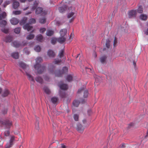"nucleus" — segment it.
Here are the masks:
<instances>
[{
    "label": "nucleus",
    "mask_w": 148,
    "mask_h": 148,
    "mask_svg": "<svg viewBox=\"0 0 148 148\" xmlns=\"http://www.w3.org/2000/svg\"><path fill=\"white\" fill-rule=\"evenodd\" d=\"M139 18L142 20L145 21L147 19V16L146 14H142L140 15Z\"/></svg>",
    "instance_id": "6ab92c4d"
},
{
    "label": "nucleus",
    "mask_w": 148,
    "mask_h": 148,
    "mask_svg": "<svg viewBox=\"0 0 148 148\" xmlns=\"http://www.w3.org/2000/svg\"><path fill=\"white\" fill-rule=\"evenodd\" d=\"M58 38H53L51 40V43L53 44H55L56 41L57 40Z\"/></svg>",
    "instance_id": "e433bc0d"
},
{
    "label": "nucleus",
    "mask_w": 148,
    "mask_h": 148,
    "mask_svg": "<svg viewBox=\"0 0 148 148\" xmlns=\"http://www.w3.org/2000/svg\"><path fill=\"white\" fill-rule=\"evenodd\" d=\"M117 43V39L115 38L114 41V46L115 47L116 46V44Z\"/></svg>",
    "instance_id": "8fccbe9b"
},
{
    "label": "nucleus",
    "mask_w": 148,
    "mask_h": 148,
    "mask_svg": "<svg viewBox=\"0 0 148 148\" xmlns=\"http://www.w3.org/2000/svg\"><path fill=\"white\" fill-rule=\"evenodd\" d=\"M58 100V99L56 97H53L51 99V101L53 103H56Z\"/></svg>",
    "instance_id": "72a5a7b5"
},
{
    "label": "nucleus",
    "mask_w": 148,
    "mask_h": 148,
    "mask_svg": "<svg viewBox=\"0 0 148 148\" xmlns=\"http://www.w3.org/2000/svg\"><path fill=\"white\" fill-rule=\"evenodd\" d=\"M26 0H19L20 2L21 3H24Z\"/></svg>",
    "instance_id": "bf43d9fd"
},
{
    "label": "nucleus",
    "mask_w": 148,
    "mask_h": 148,
    "mask_svg": "<svg viewBox=\"0 0 148 148\" xmlns=\"http://www.w3.org/2000/svg\"><path fill=\"white\" fill-rule=\"evenodd\" d=\"M11 55L13 58L15 59L18 58L19 56L18 53L16 52L12 53Z\"/></svg>",
    "instance_id": "5701e85b"
},
{
    "label": "nucleus",
    "mask_w": 148,
    "mask_h": 148,
    "mask_svg": "<svg viewBox=\"0 0 148 148\" xmlns=\"http://www.w3.org/2000/svg\"><path fill=\"white\" fill-rule=\"evenodd\" d=\"M62 148H66V146L65 145L62 144Z\"/></svg>",
    "instance_id": "e2e57ef3"
},
{
    "label": "nucleus",
    "mask_w": 148,
    "mask_h": 148,
    "mask_svg": "<svg viewBox=\"0 0 148 148\" xmlns=\"http://www.w3.org/2000/svg\"><path fill=\"white\" fill-rule=\"evenodd\" d=\"M64 53L63 50L62 49L60 51L59 54V56L60 59H58L57 60H56L54 61L55 64H58L61 62H62L63 60H64L66 59V58L64 56Z\"/></svg>",
    "instance_id": "f03ea898"
},
{
    "label": "nucleus",
    "mask_w": 148,
    "mask_h": 148,
    "mask_svg": "<svg viewBox=\"0 0 148 148\" xmlns=\"http://www.w3.org/2000/svg\"><path fill=\"white\" fill-rule=\"evenodd\" d=\"M1 95L3 97H6L10 93L8 90L7 89H5L2 91Z\"/></svg>",
    "instance_id": "6e6552de"
},
{
    "label": "nucleus",
    "mask_w": 148,
    "mask_h": 148,
    "mask_svg": "<svg viewBox=\"0 0 148 148\" xmlns=\"http://www.w3.org/2000/svg\"><path fill=\"white\" fill-rule=\"evenodd\" d=\"M43 90L47 94H49L50 92L51 91L47 87H45L43 88Z\"/></svg>",
    "instance_id": "b1692460"
},
{
    "label": "nucleus",
    "mask_w": 148,
    "mask_h": 148,
    "mask_svg": "<svg viewBox=\"0 0 148 148\" xmlns=\"http://www.w3.org/2000/svg\"><path fill=\"white\" fill-rule=\"evenodd\" d=\"M59 23V21L56 22V24L57 25H58Z\"/></svg>",
    "instance_id": "69168bd1"
},
{
    "label": "nucleus",
    "mask_w": 148,
    "mask_h": 148,
    "mask_svg": "<svg viewBox=\"0 0 148 148\" xmlns=\"http://www.w3.org/2000/svg\"><path fill=\"white\" fill-rule=\"evenodd\" d=\"M12 38L10 36L7 37L4 39V41L6 42H10Z\"/></svg>",
    "instance_id": "cd10ccee"
},
{
    "label": "nucleus",
    "mask_w": 148,
    "mask_h": 148,
    "mask_svg": "<svg viewBox=\"0 0 148 148\" xmlns=\"http://www.w3.org/2000/svg\"><path fill=\"white\" fill-rule=\"evenodd\" d=\"M11 23L13 25L17 24L18 22V20L15 18H12L10 20Z\"/></svg>",
    "instance_id": "4468645a"
},
{
    "label": "nucleus",
    "mask_w": 148,
    "mask_h": 148,
    "mask_svg": "<svg viewBox=\"0 0 148 148\" xmlns=\"http://www.w3.org/2000/svg\"><path fill=\"white\" fill-rule=\"evenodd\" d=\"M72 37H73V35L71 34V35L70 36V37L69 38V39H72V38H73Z\"/></svg>",
    "instance_id": "680f3d73"
},
{
    "label": "nucleus",
    "mask_w": 148,
    "mask_h": 148,
    "mask_svg": "<svg viewBox=\"0 0 148 148\" xmlns=\"http://www.w3.org/2000/svg\"><path fill=\"white\" fill-rule=\"evenodd\" d=\"M20 28L18 27L15 29L14 32L18 34L20 32Z\"/></svg>",
    "instance_id": "c9c22d12"
},
{
    "label": "nucleus",
    "mask_w": 148,
    "mask_h": 148,
    "mask_svg": "<svg viewBox=\"0 0 148 148\" xmlns=\"http://www.w3.org/2000/svg\"><path fill=\"white\" fill-rule=\"evenodd\" d=\"M145 33L146 35H148V28L145 30Z\"/></svg>",
    "instance_id": "6e6d98bb"
},
{
    "label": "nucleus",
    "mask_w": 148,
    "mask_h": 148,
    "mask_svg": "<svg viewBox=\"0 0 148 148\" xmlns=\"http://www.w3.org/2000/svg\"><path fill=\"white\" fill-rule=\"evenodd\" d=\"M26 73L28 79L30 81L31 83L33 84L34 82V80L33 77L29 73L26 72Z\"/></svg>",
    "instance_id": "1a4fd4ad"
},
{
    "label": "nucleus",
    "mask_w": 148,
    "mask_h": 148,
    "mask_svg": "<svg viewBox=\"0 0 148 148\" xmlns=\"http://www.w3.org/2000/svg\"><path fill=\"white\" fill-rule=\"evenodd\" d=\"M42 61V59L40 57L37 58L36 60V64L34 65V68L38 74L41 73L44 70V68L39 64Z\"/></svg>",
    "instance_id": "f257e3e1"
},
{
    "label": "nucleus",
    "mask_w": 148,
    "mask_h": 148,
    "mask_svg": "<svg viewBox=\"0 0 148 148\" xmlns=\"http://www.w3.org/2000/svg\"><path fill=\"white\" fill-rule=\"evenodd\" d=\"M83 90V89H79L78 90V93H80L81 92V90Z\"/></svg>",
    "instance_id": "0e129e2a"
},
{
    "label": "nucleus",
    "mask_w": 148,
    "mask_h": 148,
    "mask_svg": "<svg viewBox=\"0 0 148 148\" xmlns=\"http://www.w3.org/2000/svg\"><path fill=\"white\" fill-rule=\"evenodd\" d=\"M35 129L37 130H38L39 128V121H36L35 123Z\"/></svg>",
    "instance_id": "f704fd0d"
},
{
    "label": "nucleus",
    "mask_w": 148,
    "mask_h": 148,
    "mask_svg": "<svg viewBox=\"0 0 148 148\" xmlns=\"http://www.w3.org/2000/svg\"><path fill=\"white\" fill-rule=\"evenodd\" d=\"M23 28L25 29H27L28 31H29L32 29L33 27L29 24H27L24 26Z\"/></svg>",
    "instance_id": "ddd939ff"
},
{
    "label": "nucleus",
    "mask_w": 148,
    "mask_h": 148,
    "mask_svg": "<svg viewBox=\"0 0 148 148\" xmlns=\"http://www.w3.org/2000/svg\"><path fill=\"white\" fill-rule=\"evenodd\" d=\"M67 80L69 81H70L72 80V77L71 75H68L67 76Z\"/></svg>",
    "instance_id": "a19ab883"
},
{
    "label": "nucleus",
    "mask_w": 148,
    "mask_h": 148,
    "mask_svg": "<svg viewBox=\"0 0 148 148\" xmlns=\"http://www.w3.org/2000/svg\"><path fill=\"white\" fill-rule=\"evenodd\" d=\"M66 39V37H61L60 36V37L58 38L57 41L59 43H62L64 42Z\"/></svg>",
    "instance_id": "2eb2a0df"
},
{
    "label": "nucleus",
    "mask_w": 148,
    "mask_h": 148,
    "mask_svg": "<svg viewBox=\"0 0 148 148\" xmlns=\"http://www.w3.org/2000/svg\"><path fill=\"white\" fill-rule=\"evenodd\" d=\"M68 68L67 67H63L62 69L63 71L62 72L64 73L67 72L68 71Z\"/></svg>",
    "instance_id": "c03bdc74"
},
{
    "label": "nucleus",
    "mask_w": 148,
    "mask_h": 148,
    "mask_svg": "<svg viewBox=\"0 0 148 148\" xmlns=\"http://www.w3.org/2000/svg\"><path fill=\"white\" fill-rule=\"evenodd\" d=\"M13 2L12 7L14 9L17 8L19 5V3L16 0H12Z\"/></svg>",
    "instance_id": "9b49d317"
},
{
    "label": "nucleus",
    "mask_w": 148,
    "mask_h": 148,
    "mask_svg": "<svg viewBox=\"0 0 148 148\" xmlns=\"http://www.w3.org/2000/svg\"><path fill=\"white\" fill-rule=\"evenodd\" d=\"M54 33V31L51 30H47L46 32V34L47 36H50L52 35Z\"/></svg>",
    "instance_id": "aec40b11"
},
{
    "label": "nucleus",
    "mask_w": 148,
    "mask_h": 148,
    "mask_svg": "<svg viewBox=\"0 0 148 148\" xmlns=\"http://www.w3.org/2000/svg\"><path fill=\"white\" fill-rule=\"evenodd\" d=\"M10 134V132L9 131H6L4 132V135L5 136H8Z\"/></svg>",
    "instance_id": "49530a36"
},
{
    "label": "nucleus",
    "mask_w": 148,
    "mask_h": 148,
    "mask_svg": "<svg viewBox=\"0 0 148 148\" xmlns=\"http://www.w3.org/2000/svg\"><path fill=\"white\" fill-rule=\"evenodd\" d=\"M137 13L136 11V10H132L128 13V15L130 18L135 16Z\"/></svg>",
    "instance_id": "0eeeda50"
},
{
    "label": "nucleus",
    "mask_w": 148,
    "mask_h": 148,
    "mask_svg": "<svg viewBox=\"0 0 148 148\" xmlns=\"http://www.w3.org/2000/svg\"><path fill=\"white\" fill-rule=\"evenodd\" d=\"M110 40L109 39H108L106 40V47L108 48H109L110 47Z\"/></svg>",
    "instance_id": "4c0bfd02"
},
{
    "label": "nucleus",
    "mask_w": 148,
    "mask_h": 148,
    "mask_svg": "<svg viewBox=\"0 0 148 148\" xmlns=\"http://www.w3.org/2000/svg\"><path fill=\"white\" fill-rule=\"evenodd\" d=\"M106 56H103L100 58V61L101 63H104L106 60Z\"/></svg>",
    "instance_id": "c85d7f7f"
},
{
    "label": "nucleus",
    "mask_w": 148,
    "mask_h": 148,
    "mask_svg": "<svg viewBox=\"0 0 148 148\" xmlns=\"http://www.w3.org/2000/svg\"><path fill=\"white\" fill-rule=\"evenodd\" d=\"M148 130H147V135L145 136V137H147L148 136Z\"/></svg>",
    "instance_id": "774afa93"
},
{
    "label": "nucleus",
    "mask_w": 148,
    "mask_h": 148,
    "mask_svg": "<svg viewBox=\"0 0 148 148\" xmlns=\"http://www.w3.org/2000/svg\"><path fill=\"white\" fill-rule=\"evenodd\" d=\"M36 40L39 42H42L44 40L41 34H38L36 36Z\"/></svg>",
    "instance_id": "f8f14e48"
},
{
    "label": "nucleus",
    "mask_w": 148,
    "mask_h": 148,
    "mask_svg": "<svg viewBox=\"0 0 148 148\" xmlns=\"http://www.w3.org/2000/svg\"><path fill=\"white\" fill-rule=\"evenodd\" d=\"M48 56L50 57H53L55 55V53L52 50H49L47 52Z\"/></svg>",
    "instance_id": "f3484780"
},
{
    "label": "nucleus",
    "mask_w": 148,
    "mask_h": 148,
    "mask_svg": "<svg viewBox=\"0 0 148 148\" xmlns=\"http://www.w3.org/2000/svg\"><path fill=\"white\" fill-rule=\"evenodd\" d=\"M55 74L56 76H58V77H60V72H56L55 73Z\"/></svg>",
    "instance_id": "5fc2aeb1"
},
{
    "label": "nucleus",
    "mask_w": 148,
    "mask_h": 148,
    "mask_svg": "<svg viewBox=\"0 0 148 148\" xmlns=\"http://www.w3.org/2000/svg\"><path fill=\"white\" fill-rule=\"evenodd\" d=\"M7 22L6 21H3L1 22V25H2V26H5V25L6 24Z\"/></svg>",
    "instance_id": "3c124183"
},
{
    "label": "nucleus",
    "mask_w": 148,
    "mask_h": 148,
    "mask_svg": "<svg viewBox=\"0 0 148 148\" xmlns=\"http://www.w3.org/2000/svg\"><path fill=\"white\" fill-rule=\"evenodd\" d=\"M15 137L14 136H11L9 141L5 145V148L11 147L14 144V143L15 140Z\"/></svg>",
    "instance_id": "7ed1b4c3"
},
{
    "label": "nucleus",
    "mask_w": 148,
    "mask_h": 148,
    "mask_svg": "<svg viewBox=\"0 0 148 148\" xmlns=\"http://www.w3.org/2000/svg\"><path fill=\"white\" fill-rule=\"evenodd\" d=\"M60 36L61 37H66L65 35L67 33V30L65 29L61 30L60 32Z\"/></svg>",
    "instance_id": "9d476101"
},
{
    "label": "nucleus",
    "mask_w": 148,
    "mask_h": 148,
    "mask_svg": "<svg viewBox=\"0 0 148 148\" xmlns=\"http://www.w3.org/2000/svg\"><path fill=\"white\" fill-rule=\"evenodd\" d=\"M69 12L71 11V12L69 13L67 15L68 18H69L72 17V20H73L74 19L75 15H74L75 9L74 8L72 7H69L68 8Z\"/></svg>",
    "instance_id": "20e7f679"
},
{
    "label": "nucleus",
    "mask_w": 148,
    "mask_h": 148,
    "mask_svg": "<svg viewBox=\"0 0 148 148\" xmlns=\"http://www.w3.org/2000/svg\"><path fill=\"white\" fill-rule=\"evenodd\" d=\"M23 51L24 52L27 54H29V52L27 48H25Z\"/></svg>",
    "instance_id": "09e8293b"
},
{
    "label": "nucleus",
    "mask_w": 148,
    "mask_h": 148,
    "mask_svg": "<svg viewBox=\"0 0 148 148\" xmlns=\"http://www.w3.org/2000/svg\"><path fill=\"white\" fill-rule=\"evenodd\" d=\"M0 123L3 125H5L8 128H10L12 125V122L9 120H7L4 121H0Z\"/></svg>",
    "instance_id": "39448f33"
},
{
    "label": "nucleus",
    "mask_w": 148,
    "mask_h": 148,
    "mask_svg": "<svg viewBox=\"0 0 148 148\" xmlns=\"http://www.w3.org/2000/svg\"><path fill=\"white\" fill-rule=\"evenodd\" d=\"M79 101L75 100L73 103L72 108H74L75 107H77L79 104Z\"/></svg>",
    "instance_id": "dca6fc26"
},
{
    "label": "nucleus",
    "mask_w": 148,
    "mask_h": 148,
    "mask_svg": "<svg viewBox=\"0 0 148 148\" xmlns=\"http://www.w3.org/2000/svg\"><path fill=\"white\" fill-rule=\"evenodd\" d=\"M65 6L60 7L59 8V11L60 12L62 13L65 10Z\"/></svg>",
    "instance_id": "c756f323"
},
{
    "label": "nucleus",
    "mask_w": 148,
    "mask_h": 148,
    "mask_svg": "<svg viewBox=\"0 0 148 148\" xmlns=\"http://www.w3.org/2000/svg\"><path fill=\"white\" fill-rule=\"evenodd\" d=\"M36 22L34 18L30 19L29 21V23L30 24L34 23Z\"/></svg>",
    "instance_id": "79ce46f5"
},
{
    "label": "nucleus",
    "mask_w": 148,
    "mask_h": 148,
    "mask_svg": "<svg viewBox=\"0 0 148 148\" xmlns=\"http://www.w3.org/2000/svg\"><path fill=\"white\" fill-rule=\"evenodd\" d=\"M137 12L139 13H141L143 12V7L142 6H139L137 10Z\"/></svg>",
    "instance_id": "bb28decb"
},
{
    "label": "nucleus",
    "mask_w": 148,
    "mask_h": 148,
    "mask_svg": "<svg viewBox=\"0 0 148 148\" xmlns=\"http://www.w3.org/2000/svg\"><path fill=\"white\" fill-rule=\"evenodd\" d=\"M42 9L41 8H38L36 10V13L37 14L41 13L42 12Z\"/></svg>",
    "instance_id": "4be33fe9"
},
{
    "label": "nucleus",
    "mask_w": 148,
    "mask_h": 148,
    "mask_svg": "<svg viewBox=\"0 0 148 148\" xmlns=\"http://www.w3.org/2000/svg\"><path fill=\"white\" fill-rule=\"evenodd\" d=\"M97 81H98L97 79L96 78H95V82H97Z\"/></svg>",
    "instance_id": "338daca9"
},
{
    "label": "nucleus",
    "mask_w": 148,
    "mask_h": 148,
    "mask_svg": "<svg viewBox=\"0 0 148 148\" xmlns=\"http://www.w3.org/2000/svg\"><path fill=\"white\" fill-rule=\"evenodd\" d=\"M86 122V119H84L83 120V123L84 124H85Z\"/></svg>",
    "instance_id": "4d7b16f0"
},
{
    "label": "nucleus",
    "mask_w": 148,
    "mask_h": 148,
    "mask_svg": "<svg viewBox=\"0 0 148 148\" xmlns=\"http://www.w3.org/2000/svg\"><path fill=\"white\" fill-rule=\"evenodd\" d=\"M93 56L95 57V58L97 56V54H96V53L95 52L93 53Z\"/></svg>",
    "instance_id": "13d9d810"
},
{
    "label": "nucleus",
    "mask_w": 148,
    "mask_h": 148,
    "mask_svg": "<svg viewBox=\"0 0 148 148\" xmlns=\"http://www.w3.org/2000/svg\"><path fill=\"white\" fill-rule=\"evenodd\" d=\"M88 95V92L87 90H86L84 92V96L85 97H87Z\"/></svg>",
    "instance_id": "603ef678"
},
{
    "label": "nucleus",
    "mask_w": 148,
    "mask_h": 148,
    "mask_svg": "<svg viewBox=\"0 0 148 148\" xmlns=\"http://www.w3.org/2000/svg\"><path fill=\"white\" fill-rule=\"evenodd\" d=\"M1 31L5 33H7L8 31V29H2Z\"/></svg>",
    "instance_id": "de8ad7c7"
},
{
    "label": "nucleus",
    "mask_w": 148,
    "mask_h": 148,
    "mask_svg": "<svg viewBox=\"0 0 148 148\" xmlns=\"http://www.w3.org/2000/svg\"><path fill=\"white\" fill-rule=\"evenodd\" d=\"M10 3V1H6L3 4V6L4 7H5L6 6Z\"/></svg>",
    "instance_id": "a18cd8bd"
},
{
    "label": "nucleus",
    "mask_w": 148,
    "mask_h": 148,
    "mask_svg": "<svg viewBox=\"0 0 148 148\" xmlns=\"http://www.w3.org/2000/svg\"><path fill=\"white\" fill-rule=\"evenodd\" d=\"M13 13L15 15H18L21 13V12L20 11H13Z\"/></svg>",
    "instance_id": "37998d69"
},
{
    "label": "nucleus",
    "mask_w": 148,
    "mask_h": 148,
    "mask_svg": "<svg viewBox=\"0 0 148 148\" xmlns=\"http://www.w3.org/2000/svg\"><path fill=\"white\" fill-rule=\"evenodd\" d=\"M76 129L79 132L82 133L84 131V128L81 124L79 123L77 125Z\"/></svg>",
    "instance_id": "423d86ee"
},
{
    "label": "nucleus",
    "mask_w": 148,
    "mask_h": 148,
    "mask_svg": "<svg viewBox=\"0 0 148 148\" xmlns=\"http://www.w3.org/2000/svg\"><path fill=\"white\" fill-rule=\"evenodd\" d=\"M27 18H24L22 21V23H25L26 21L27 20Z\"/></svg>",
    "instance_id": "864d4df0"
},
{
    "label": "nucleus",
    "mask_w": 148,
    "mask_h": 148,
    "mask_svg": "<svg viewBox=\"0 0 148 148\" xmlns=\"http://www.w3.org/2000/svg\"><path fill=\"white\" fill-rule=\"evenodd\" d=\"M19 65L20 67H22L24 69H25V68H28V66H26L25 63L23 62H21L19 63Z\"/></svg>",
    "instance_id": "412c9836"
},
{
    "label": "nucleus",
    "mask_w": 148,
    "mask_h": 148,
    "mask_svg": "<svg viewBox=\"0 0 148 148\" xmlns=\"http://www.w3.org/2000/svg\"><path fill=\"white\" fill-rule=\"evenodd\" d=\"M59 86L61 89L64 90L67 89L68 87L67 85L64 84H60Z\"/></svg>",
    "instance_id": "a211bd4d"
},
{
    "label": "nucleus",
    "mask_w": 148,
    "mask_h": 148,
    "mask_svg": "<svg viewBox=\"0 0 148 148\" xmlns=\"http://www.w3.org/2000/svg\"><path fill=\"white\" fill-rule=\"evenodd\" d=\"M38 82L41 83L43 81L42 79L39 76H37L35 79Z\"/></svg>",
    "instance_id": "393cba45"
},
{
    "label": "nucleus",
    "mask_w": 148,
    "mask_h": 148,
    "mask_svg": "<svg viewBox=\"0 0 148 148\" xmlns=\"http://www.w3.org/2000/svg\"><path fill=\"white\" fill-rule=\"evenodd\" d=\"M34 49L37 52H39L40 51L41 48L39 46H37L35 47Z\"/></svg>",
    "instance_id": "7c9ffc66"
},
{
    "label": "nucleus",
    "mask_w": 148,
    "mask_h": 148,
    "mask_svg": "<svg viewBox=\"0 0 148 148\" xmlns=\"http://www.w3.org/2000/svg\"><path fill=\"white\" fill-rule=\"evenodd\" d=\"M15 43H16V42H15L14 43V45H15V47H18L19 46H18V45H15Z\"/></svg>",
    "instance_id": "052dcab7"
},
{
    "label": "nucleus",
    "mask_w": 148,
    "mask_h": 148,
    "mask_svg": "<svg viewBox=\"0 0 148 148\" xmlns=\"http://www.w3.org/2000/svg\"><path fill=\"white\" fill-rule=\"evenodd\" d=\"M46 31V28L43 27L41 28L40 29V32L41 33L43 34Z\"/></svg>",
    "instance_id": "58836bf2"
},
{
    "label": "nucleus",
    "mask_w": 148,
    "mask_h": 148,
    "mask_svg": "<svg viewBox=\"0 0 148 148\" xmlns=\"http://www.w3.org/2000/svg\"><path fill=\"white\" fill-rule=\"evenodd\" d=\"M46 19L45 18H40L39 20V22L41 23H44L45 22Z\"/></svg>",
    "instance_id": "ea45409f"
},
{
    "label": "nucleus",
    "mask_w": 148,
    "mask_h": 148,
    "mask_svg": "<svg viewBox=\"0 0 148 148\" xmlns=\"http://www.w3.org/2000/svg\"><path fill=\"white\" fill-rule=\"evenodd\" d=\"M73 118L75 121H78L79 119V115L76 114H74L73 116Z\"/></svg>",
    "instance_id": "2f4dec72"
},
{
    "label": "nucleus",
    "mask_w": 148,
    "mask_h": 148,
    "mask_svg": "<svg viewBox=\"0 0 148 148\" xmlns=\"http://www.w3.org/2000/svg\"><path fill=\"white\" fill-rule=\"evenodd\" d=\"M34 37V35L32 34H30L28 35L26 38L28 40H31L33 39Z\"/></svg>",
    "instance_id": "a878e982"
},
{
    "label": "nucleus",
    "mask_w": 148,
    "mask_h": 148,
    "mask_svg": "<svg viewBox=\"0 0 148 148\" xmlns=\"http://www.w3.org/2000/svg\"><path fill=\"white\" fill-rule=\"evenodd\" d=\"M6 15V13L5 12H3L1 15L0 14V20L5 18Z\"/></svg>",
    "instance_id": "473e14b6"
}]
</instances>
